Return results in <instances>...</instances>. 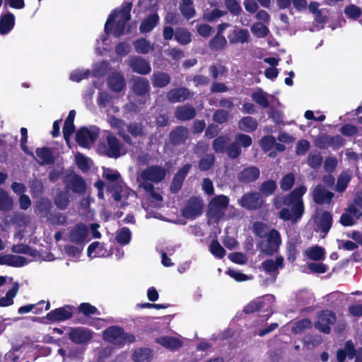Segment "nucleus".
<instances>
[{
	"label": "nucleus",
	"instance_id": "f257e3e1",
	"mask_svg": "<svg viewBox=\"0 0 362 362\" xmlns=\"http://www.w3.org/2000/svg\"><path fill=\"white\" fill-rule=\"evenodd\" d=\"M306 192L307 187L302 185L296 187L285 195H277L273 199V204L275 209H281L278 214L281 220L297 223L302 218L305 214L303 197Z\"/></svg>",
	"mask_w": 362,
	"mask_h": 362
},
{
	"label": "nucleus",
	"instance_id": "f03ea898",
	"mask_svg": "<svg viewBox=\"0 0 362 362\" xmlns=\"http://www.w3.org/2000/svg\"><path fill=\"white\" fill-rule=\"evenodd\" d=\"M132 3L125 1L120 8L114 9L108 16L104 27L106 36H101V40L105 41L111 33L113 28V35L119 37L124 33L126 24L131 19V10Z\"/></svg>",
	"mask_w": 362,
	"mask_h": 362
},
{
	"label": "nucleus",
	"instance_id": "7ed1b4c3",
	"mask_svg": "<svg viewBox=\"0 0 362 362\" xmlns=\"http://www.w3.org/2000/svg\"><path fill=\"white\" fill-rule=\"evenodd\" d=\"M100 145L103 154L108 158H118L125 153H122L123 144L111 132L107 133L105 142L100 143Z\"/></svg>",
	"mask_w": 362,
	"mask_h": 362
},
{
	"label": "nucleus",
	"instance_id": "20e7f679",
	"mask_svg": "<svg viewBox=\"0 0 362 362\" xmlns=\"http://www.w3.org/2000/svg\"><path fill=\"white\" fill-rule=\"evenodd\" d=\"M272 295H265L250 301L244 308L245 314H252L257 311H269L272 310Z\"/></svg>",
	"mask_w": 362,
	"mask_h": 362
},
{
	"label": "nucleus",
	"instance_id": "39448f33",
	"mask_svg": "<svg viewBox=\"0 0 362 362\" xmlns=\"http://www.w3.org/2000/svg\"><path fill=\"white\" fill-rule=\"evenodd\" d=\"M204 204L202 198L192 196L187 201L182 209V215L188 219L194 220L203 213Z\"/></svg>",
	"mask_w": 362,
	"mask_h": 362
},
{
	"label": "nucleus",
	"instance_id": "423d86ee",
	"mask_svg": "<svg viewBox=\"0 0 362 362\" xmlns=\"http://www.w3.org/2000/svg\"><path fill=\"white\" fill-rule=\"evenodd\" d=\"M266 237L267 238V245L263 247L264 244L262 241L258 244V246L262 253L267 255H272L277 252L281 244V235L276 229L272 228L269 231Z\"/></svg>",
	"mask_w": 362,
	"mask_h": 362
},
{
	"label": "nucleus",
	"instance_id": "0eeeda50",
	"mask_svg": "<svg viewBox=\"0 0 362 362\" xmlns=\"http://www.w3.org/2000/svg\"><path fill=\"white\" fill-rule=\"evenodd\" d=\"M336 322V316L332 311L325 310L317 315V320L315 322V327L324 334H329L331 325Z\"/></svg>",
	"mask_w": 362,
	"mask_h": 362
},
{
	"label": "nucleus",
	"instance_id": "6e6552de",
	"mask_svg": "<svg viewBox=\"0 0 362 362\" xmlns=\"http://www.w3.org/2000/svg\"><path fill=\"white\" fill-rule=\"evenodd\" d=\"M167 170L162 166L153 165L147 167L141 173V178L146 182L151 181L155 183L162 182L166 177Z\"/></svg>",
	"mask_w": 362,
	"mask_h": 362
},
{
	"label": "nucleus",
	"instance_id": "1a4fd4ad",
	"mask_svg": "<svg viewBox=\"0 0 362 362\" xmlns=\"http://www.w3.org/2000/svg\"><path fill=\"white\" fill-rule=\"evenodd\" d=\"M93 334V331L86 327H71L68 337L75 344H85L92 340Z\"/></svg>",
	"mask_w": 362,
	"mask_h": 362
},
{
	"label": "nucleus",
	"instance_id": "9d476101",
	"mask_svg": "<svg viewBox=\"0 0 362 362\" xmlns=\"http://www.w3.org/2000/svg\"><path fill=\"white\" fill-rule=\"evenodd\" d=\"M65 182V189L69 192L71 190L74 194L80 195L86 193V183L81 175L76 173L70 174L66 177Z\"/></svg>",
	"mask_w": 362,
	"mask_h": 362
},
{
	"label": "nucleus",
	"instance_id": "9b49d317",
	"mask_svg": "<svg viewBox=\"0 0 362 362\" xmlns=\"http://www.w3.org/2000/svg\"><path fill=\"white\" fill-rule=\"evenodd\" d=\"M74 308L71 305H65L47 313L45 318L52 322H64L72 317Z\"/></svg>",
	"mask_w": 362,
	"mask_h": 362
},
{
	"label": "nucleus",
	"instance_id": "f8f14e48",
	"mask_svg": "<svg viewBox=\"0 0 362 362\" xmlns=\"http://www.w3.org/2000/svg\"><path fill=\"white\" fill-rule=\"evenodd\" d=\"M263 203L262 195L257 192L245 193L239 200L240 205L247 210H257L262 206Z\"/></svg>",
	"mask_w": 362,
	"mask_h": 362
},
{
	"label": "nucleus",
	"instance_id": "ddd939ff",
	"mask_svg": "<svg viewBox=\"0 0 362 362\" xmlns=\"http://www.w3.org/2000/svg\"><path fill=\"white\" fill-rule=\"evenodd\" d=\"M332 214L328 211H324L321 215L314 220V230L320 231L321 237L325 238L332 226Z\"/></svg>",
	"mask_w": 362,
	"mask_h": 362
},
{
	"label": "nucleus",
	"instance_id": "4468645a",
	"mask_svg": "<svg viewBox=\"0 0 362 362\" xmlns=\"http://www.w3.org/2000/svg\"><path fill=\"white\" fill-rule=\"evenodd\" d=\"M99 136L98 129L90 130L87 127L80 128L76 134V142L81 147H87L89 141L95 142Z\"/></svg>",
	"mask_w": 362,
	"mask_h": 362
},
{
	"label": "nucleus",
	"instance_id": "2eb2a0df",
	"mask_svg": "<svg viewBox=\"0 0 362 362\" xmlns=\"http://www.w3.org/2000/svg\"><path fill=\"white\" fill-rule=\"evenodd\" d=\"M188 136V129L184 126H177L170 132L169 143L173 146H177L185 144Z\"/></svg>",
	"mask_w": 362,
	"mask_h": 362
},
{
	"label": "nucleus",
	"instance_id": "dca6fc26",
	"mask_svg": "<svg viewBox=\"0 0 362 362\" xmlns=\"http://www.w3.org/2000/svg\"><path fill=\"white\" fill-rule=\"evenodd\" d=\"M129 66L132 71L141 75L148 74L151 67L148 61L139 56H134L129 59Z\"/></svg>",
	"mask_w": 362,
	"mask_h": 362
},
{
	"label": "nucleus",
	"instance_id": "f3484780",
	"mask_svg": "<svg viewBox=\"0 0 362 362\" xmlns=\"http://www.w3.org/2000/svg\"><path fill=\"white\" fill-rule=\"evenodd\" d=\"M123 331L124 329L119 326L108 327L103 331V339L107 342L120 346Z\"/></svg>",
	"mask_w": 362,
	"mask_h": 362
},
{
	"label": "nucleus",
	"instance_id": "a211bd4d",
	"mask_svg": "<svg viewBox=\"0 0 362 362\" xmlns=\"http://www.w3.org/2000/svg\"><path fill=\"white\" fill-rule=\"evenodd\" d=\"M313 197L314 202L317 204H329L334 198V194L330 191L326 190L324 186L317 185L313 189Z\"/></svg>",
	"mask_w": 362,
	"mask_h": 362
},
{
	"label": "nucleus",
	"instance_id": "6ab92c4d",
	"mask_svg": "<svg viewBox=\"0 0 362 362\" xmlns=\"http://www.w3.org/2000/svg\"><path fill=\"white\" fill-rule=\"evenodd\" d=\"M107 86L112 92L119 93L126 86V81L123 75L118 71L112 72L107 77Z\"/></svg>",
	"mask_w": 362,
	"mask_h": 362
},
{
	"label": "nucleus",
	"instance_id": "aec40b11",
	"mask_svg": "<svg viewBox=\"0 0 362 362\" xmlns=\"http://www.w3.org/2000/svg\"><path fill=\"white\" fill-rule=\"evenodd\" d=\"M260 171L257 166L245 168L238 174V180L240 182L250 184L255 182L259 177Z\"/></svg>",
	"mask_w": 362,
	"mask_h": 362
},
{
	"label": "nucleus",
	"instance_id": "412c9836",
	"mask_svg": "<svg viewBox=\"0 0 362 362\" xmlns=\"http://www.w3.org/2000/svg\"><path fill=\"white\" fill-rule=\"evenodd\" d=\"M284 257L277 256L275 260L272 259H266L259 266V269L264 270L267 274H279L278 269L284 267Z\"/></svg>",
	"mask_w": 362,
	"mask_h": 362
},
{
	"label": "nucleus",
	"instance_id": "4be33fe9",
	"mask_svg": "<svg viewBox=\"0 0 362 362\" xmlns=\"http://www.w3.org/2000/svg\"><path fill=\"white\" fill-rule=\"evenodd\" d=\"M109 123L111 127L117 129V134L122 139V140L127 144L130 146L133 145V141L132 137L125 132V122L124 120L112 115L109 119Z\"/></svg>",
	"mask_w": 362,
	"mask_h": 362
},
{
	"label": "nucleus",
	"instance_id": "5701e85b",
	"mask_svg": "<svg viewBox=\"0 0 362 362\" xmlns=\"http://www.w3.org/2000/svg\"><path fill=\"white\" fill-rule=\"evenodd\" d=\"M88 229L83 223L76 224L70 231V240L75 244H83L88 235Z\"/></svg>",
	"mask_w": 362,
	"mask_h": 362
},
{
	"label": "nucleus",
	"instance_id": "b1692460",
	"mask_svg": "<svg viewBox=\"0 0 362 362\" xmlns=\"http://www.w3.org/2000/svg\"><path fill=\"white\" fill-rule=\"evenodd\" d=\"M156 342L171 351L180 349L183 345L182 341L180 339L172 336L158 337L156 339Z\"/></svg>",
	"mask_w": 362,
	"mask_h": 362
},
{
	"label": "nucleus",
	"instance_id": "393cba45",
	"mask_svg": "<svg viewBox=\"0 0 362 362\" xmlns=\"http://www.w3.org/2000/svg\"><path fill=\"white\" fill-rule=\"evenodd\" d=\"M190 95L188 88L185 87L175 88L170 89L167 93V99L172 103L183 102L187 100Z\"/></svg>",
	"mask_w": 362,
	"mask_h": 362
},
{
	"label": "nucleus",
	"instance_id": "a878e982",
	"mask_svg": "<svg viewBox=\"0 0 362 362\" xmlns=\"http://www.w3.org/2000/svg\"><path fill=\"white\" fill-rule=\"evenodd\" d=\"M153 87L162 88L170 83L171 77L169 74L162 71H155L151 78Z\"/></svg>",
	"mask_w": 362,
	"mask_h": 362
},
{
	"label": "nucleus",
	"instance_id": "bb28decb",
	"mask_svg": "<svg viewBox=\"0 0 362 362\" xmlns=\"http://www.w3.org/2000/svg\"><path fill=\"white\" fill-rule=\"evenodd\" d=\"M26 258L15 255H0V265L21 267L26 264Z\"/></svg>",
	"mask_w": 362,
	"mask_h": 362
},
{
	"label": "nucleus",
	"instance_id": "cd10ccee",
	"mask_svg": "<svg viewBox=\"0 0 362 362\" xmlns=\"http://www.w3.org/2000/svg\"><path fill=\"white\" fill-rule=\"evenodd\" d=\"M195 116V108L189 105L177 106L175 112V117L181 121L192 119Z\"/></svg>",
	"mask_w": 362,
	"mask_h": 362
},
{
	"label": "nucleus",
	"instance_id": "c85d7f7f",
	"mask_svg": "<svg viewBox=\"0 0 362 362\" xmlns=\"http://www.w3.org/2000/svg\"><path fill=\"white\" fill-rule=\"evenodd\" d=\"M150 85L148 81L143 77L136 76L132 80V90L135 95L143 96L148 92Z\"/></svg>",
	"mask_w": 362,
	"mask_h": 362
},
{
	"label": "nucleus",
	"instance_id": "c756f323",
	"mask_svg": "<svg viewBox=\"0 0 362 362\" xmlns=\"http://www.w3.org/2000/svg\"><path fill=\"white\" fill-rule=\"evenodd\" d=\"M250 37V33L247 29L235 28L228 36L230 44L247 42Z\"/></svg>",
	"mask_w": 362,
	"mask_h": 362
},
{
	"label": "nucleus",
	"instance_id": "7c9ffc66",
	"mask_svg": "<svg viewBox=\"0 0 362 362\" xmlns=\"http://www.w3.org/2000/svg\"><path fill=\"white\" fill-rule=\"evenodd\" d=\"M15 25V16L12 13H7L0 17V34L8 33Z\"/></svg>",
	"mask_w": 362,
	"mask_h": 362
},
{
	"label": "nucleus",
	"instance_id": "2f4dec72",
	"mask_svg": "<svg viewBox=\"0 0 362 362\" xmlns=\"http://www.w3.org/2000/svg\"><path fill=\"white\" fill-rule=\"evenodd\" d=\"M159 16L157 13L148 15L143 20L139 26V30L142 33L151 32L158 23Z\"/></svg>",
	"mask_w": 362,
	"mask_h": 362
},
{
	"label": "nucleus",
	"instance_id": "473e14b6",
	"mask_svg": "<svg viewBox=\"0 0 362 362\" xmlns=\"http://www.w3.org/2000/svg\"><path fill=\"white\" fill-rule=\"evenodd\" d=\"M238 126L240 130L247 133H252L257 129L258 124L256 119L250 116H246L239 120Z\"/></svg>",
	"mask_w": 362,
	"mask_h": 362
},
{
	"label": "nucleus",
	"instance_id": "72a5a7b5",
	"mask_svg": "<svg viewBox=\"0 0 362 362\" xmlns=\"http://www.w3.org/2000/svg\"><path fill=\"white\" fill-rule=\"evenodd\" d=\"M153 356V351L149 348L137 349L132 355L134 362H150Z\"/></svg>",
	"mask_w": 362,
	"mask_h": 362
},
{
	"label": "nucleus",
	"instance_id": "f704fd0d",
	"mask_svg": "<svg viewBox=\"0 0 362 362\" xmlns=\"http://www.w3.org/2000/svg\"><path fill=\"white\" fill-rule=\"evenodd\" d=\"M54 203L59 209H66L70 203L69 192L66 189L58 192L54 199Z\"/></svg>",
	"mask_w": 362,
	"mask_h": 362
},
{
	"label": "nucleus",
	"instance_id": "c9c22d12",
	"mask_svg": "<svg viewBox=\"0 0 362 362\" xmlns=\"http://www.w3.org/2000/svg\"><path fill=\"white\" fill-rule=\"evenodd\" d=\"M37 156L41 160L40 164H53L54 157L51 149L48 147L37 148L35 151Z\"/></svg>",
	"mask_w": 362,
	"mask_h": 362
},
{
	"label": "nucleus",
	"instance_id": "e433bc0d",
	"mask_svg": "<svg viewBox=\"0 0 362 362\" xmlns=\"http://www.w3.org/2000/svg\"><path fill=\"white\" fill-rule=\"evenodd\" d=\"M277 189V183L274 180L269 179L259 185V193L265 197H268L274 194Z\"/></svg>",
	"mask_w": 362,
	"mask_h": 362
},
{
	"label": "nucleus",
	"instance_id": "4c0bfd02",
	"mask_svg": "<svg viewBox=\"0 0 362 362\" xmlns=\"http://www.w3.org/2000/svg\"><path fill=\"white\" fill-rule=\"evenodd\" d=\"M226 45L227 40L223 35L216 34L209 42V47L214 52L222 50Z\"/></svg>",
	"mask_w": 362,
	"mask_h": 362
},
{
	"label": "nucleus",
	"instance_id": "58836bf2",
	"mask_svg": "<svg viewBox=\"0 0 362 362\" xmlns=\"http://www.w3.org/2000/svg\"><path fill=\"white\" fill-rule=\"evenodd\" d=\"M35 206L41 216L46 217L51 214L52 203L48 198H42L36 202Z\"/></svg>",
	"mask_w": 362,
	"mask_h": 362
},
{
	"label": "nucleus",
	"instance_id": "ea45409f",
	"mask_svg": "<svg viewBox=\"0 0 362 362\" xmlns=\"http://www.w3.org/2000/svg\"><path fill=\"white\" fill-rule=\"evenodd\" d=\"M175 40L182 45H186L192 41L191 33L185 28H178L175 33Z\"/></svg>",
	"mask_w": 362,
	"mask_h": 362
},
{
	"label": "nucleus",
	"instance_id": "a19ab883",
	"mask_svg": "<svg viewBox=\"0 0 362 362\" xmlns=\"http://www.w3.org/2000/svg\"><path fill=\"white\" fill-rule=\"evenodd\" d=\"M13 206V199L8 192L0 188V211H9Z\"/></svg>",
	"mask_w": 362,
	"mask_h": 362
},
{
	"label": "nucleus",
	"instance_id": "79ce46f5",
	"mask_svg": "<svg viewBox=\"0 0 362 362\" xmlns=\"http://www.w3.org/2000/svg\"><path fill=\"white\" fill-rule=\"evenodd\" d=\"M180 10L182 15L187 20L192 18L196 11L193 7V0H182L180 5Z\"/></svg>",
	"mask_w": 362,
	"mask_h": 362
},
{
	"label": "nucleus",
	"instance_id": "37998d69",
	"mask_svg": "<svg viewBox=\"0 0 362 362\" xmlns=\"http://www.w3.org/2000/svg\"><path fill=\"white\" fill-rule=\"evenodd\" d=\"M228 137L227 136H217L212 143V148L214 151L217 153H223L226 152L228 146Z\"/></svg>",
	"mask_w": 362,
	"mask_h": 362
},
{
	"label": "nucleus",
	"instance_id": "c03bdc74",
	"mask_svg": "<svg viewBox=\"0 0 362 362\" xmlns=\"http://www.w3.org/2000/svg\"><path fill=\"white\" fill-rule=\"evenodd\" d=\"M134 45L136 52L139 54H148L153 49V47L150 42L145 38H140L134 41Z\"/></svg>",
	"mask_w": 362,
	"mask_h": 362
},
{
	"label": "nucleus",
	"instance_id": "a18cd8bd",
	"mask_svg": "<svg viewBox=\"0 0 362 362\" xmlns=\"http://www.w3.org/2000/svg\"><path fill=\"white\" fill-rule=\"evenodd\" d=\"M351 177L348 173L342 172L337 178L335 190L339 193L344 192L351 181Z\"/></svg>",
	"mask_w": 362,
	"mask_h": 362
},
{
	"label": "nucleus",
	"instance_id": "49530a36",
	"mask_svg": "<svg viewBox=\"0 0 362 362\" xmlns=\"http://www.w3.org/2000/svg\"><path fill=\"white\" fill-rule=\"evenodd\" d=\"M306 254L311 260L320 261L325 259V249L317 245L308 248Z\"/></svg>",
	"mask_w": 362,
	"mask_h": 362
},
{
	"label": "nucleus",
	"instance_id": "de8ad7c7",
	"mask_svg": "<svg viewBox=\"0 0 362 362\" xmlns=\"http://www.w3.org/2000/svg\"><path fill=\"white\" fill-rule=\"evenodd\" d=\"M296 179L293 173H288L284 175L279 182L280 187L282 191L288 192L292 189Z\"/></svg>",
	"mask_w": 362,
	"mask_h": 362
},
{
	"label": "nucleus",
	"instance_id": "09e8293b",
	"mask_svg": "<svg viewBox=\"0 0 362 362\" xmlns=\"http://www.w3.org/2000/svg\"><path fill=\"white\" fill-rule=\"evenodd\" d=\"M210 252L216 258L222 259L226 255V250L222 247L217 239L211 240L209 245Z\"/></svg>",
	"mask_w": 362,
	"mask_h": 362
},
{
	"label": "nucleus",
	"instance_id": "8fccbe9b",
	"mask_svg": "<svg viewBox=\"0 0 362 362\" xmlns=\"http://www.w3.org/2000/svg\"><path fill=\"white\" fill-rule=\"evenodd\" d=\"M132 238V233L130 230L127 227H123L116 235V240L120 245H127L130 243Z\"/></svg>",
	"mask_w": 362,
	"mask_h": 362
},
{
	"label": "nucleus",
	"instance_id": "3c124183",
	"mask_svg": "<svg viewBox=\"0 0 362 362\" xmlns=\"http://www.w3.org/2000/svg\"><path fill=\"white\" fill-rule=\"evenodd\" d=\"M215 156L212 153L206 154L199 161V168L201 171H207L214 165Z\"/></svg>",
	"mask_w": 362,
	"mask_h": 362
},
{
	"label": "nucleus",
	"instance_id": "603ef678",
	"mask_svg": "<svg viewBox=\"0 0 362 362\" xmlns=\"http://www.w3.org/2000/svg\"><path fill=\"white\" fill-rule=\"evenodd\" d=\"M127 130L129 134L134 138L143 136L145 134L144 126L139 122H134L127 124Z\"/></svg>",
	"mask_w": 362,
	"mask_h": 362
},
{
	"label": "nucleus",
	"instance_id": "864d4df0",
	"mask_svg": "<svg viewBox=\"0 0 362 362\" xmlns=\"http://www.w3.org/2000/svg\"><path fill=\"white\" fill-rule=\"evenodd\" d=\"M229 204V198L223 194L214 197L210 202L209 206L216 209H226Z\"/></svg>",
	"mask_w": 362,
	"mask_h": 362
},
{
	"label": "nucleus",
	"instance_id": "5fc2aeb1",
	"mask_svg": "<svg viewBox=\"0 0 362 362\" xmlns=\"http://www.w3.org/2000/svg\"><path fill=\"white\" fill-rule=\"evenodd\" d=\"M78 312L84 316H90L91 315H100L98 309L89 303H81L78 306Z\"/></svg>",
	"mask_w": 362,
	"mask_h": 362
},
{
	"label": "nucleus",
	"instance_id": "6e6d98bb",
	"mask_svg": "<svg viewBox=\"0 0 362 362\" xmlns=\"http://www.w3.org/2000/svg\"><path fill=\"white\" fill-rule=\"evenodd\" d=\"M322 161L323 158L320 152H311L309 153L307 158L308 165L313 169L319 168Z\"/></svg>",
	"mask_w": 362,
	"mask_h": 362
},
{
	"label": "nucleus",
	"instance_id": "4d7b16f0",
	"mask_svg": "<svg viewBox=\"0 0 362 362\" xmlns=\"http://www.w3.org/2000/svg\"><path fill=\"white\" fill-rule=\"evenodd\" d=\"M225 6L227 10L233 16H238L243 11L240 2L238 0H225Z\"/></svg>",
	"mask_w": 362,
	"mask_h": 362
},
{
	"label": "nucleus",
	"instance_id": "13d9d810",
	"mask_svg": "<svg viewBox=\"0 0 362 362\" xmlns=\"http://www.w3.org/2000/svg\"><path fill=\"white\" fill-rule=\"evenodd\" d=\"M325 143L334 149H338L345 144V139L340 135L325 136Z\"/></svg>",
	"mask_w": 362,
	"mask_h": 362
},
{
	"label": "nucleus",
	"instance_id": "bf43d9fd",
	"mask_svg": "<svg viewBox=\"0 0 362 362\" xmlns=\"http://www.w3.org/2000/svg\"><path fill=\"white\" fill-rule=\"evenodd\" d=\"M251 31L258 37H265L269 33L267 26L259 22L255 23L251 26Z\"/></svg>",
	"mask_w": 362,
	"mask_h": 362
},
{
	"label": "nucleus",
	"instance_id": "052dcab7",
	"mask_svg": "<svg viewBox=\"0 0 362 362\" xmlns=\"http://www.w3.org/2000/svg\"><path fill=\"white\" fill-rule=\"evenodd\" d=\"M226 153L230 159H236L241 155L242 150L238 144L234 141L228 145Z\"/></svg>",
	"mask_w": 362,
	"mask_h": 362
},
{
	"label": "nucleus",
	"instance_id": "680f3d73",
	"mask_svg": "<svg viewBox=\"0 0 362 362\" xmlns=\"http://www.w3.org/2000/svg\"><path fill=\"white\" fill-rule=\"evenodd\" d=\"M312 322L309 318H303L296 322L292 327V330L295 333H302L306 329L311 328Z\"/></svg>",
	"mask_w": 362,
	"mask_h": 362
},
{
	"label": "nucleus",
	"instance_id": "e2e57ef3",
	"mask_svg": "<svg viewBox=\"0 0 362 362\" xmlns=\"http://www.w3.org/2000/svg\"><path fill=\"white\" fill-rule=\"evenodd\" d=\"M76 163L78 168L83 172H88L90 166L89 165L88 158L81 153H77L75 156Z\"/></svg>",
	"mask_w": 362,
	"mask_h": 362
},
{
	"label": "nucleus",
	"instance_id": "0e129e2a",
	"mask_svg": "<svg viewBox=\"0 0 362 362\" xmlns=\"http://www.w3.org/2000/svg\"><path fill=\"white\" fill-rule=\"evenodd\" d=\"M252 99L263 108L269 107V102L266 95L262 92H255L252 94Z\"/></svg>",
	"mask_w": 362,
	"mask_h": 362
},
{
	"label": "nucleus",
	"instance_id": "69168bd1",
	"mask_svg": "<svg viewBox=\"0 0 362 362\" xmlns=\"http://www.w3.org/2000/svg\"><path fill=\"white\" fill-rule=\"evenodd\" d=\"M236 143L238 144L239 146L241 148H248L252 144V137L248 134H245L243 133H239L235 136Z\"/></svg>",
	"mask_w": 362,
	"mask_h": 362
},
{
	"label": "nucleus",
	"instance_id": "338daca9",
	"mask_svg": "<svg viewBox=\"0 0 362 362\" xmlns=\"http://www.w3.org/2000/svg\"><path fill=\"white\" fill-rule=\"evenodd\" d=\"M345 14L350 18L357 19L361 17L362 13L361 8L354 4H350L344 8Z\"/></svg>",
	"mask_w": 362,
	"mask_h": 362
},
{
	"label": "nucleus",
	"instance_id": "774afa93",
	"mask_svg": "<svg viewBox=\"0 0 362 362\" xmlns=\"http://www.w3.org/2000/svg\"><path fill=\"white\" fill-rule=\"evenodd\" d=\"M253 229H254V233H255V235L260 238H265L267 236V235L268 234L267 231V224H265L262 222H260V221L255 222L253 224Z\"/></svg>",
	"mask_w": 362,
	"mask_h": 362
}]
</instances>
